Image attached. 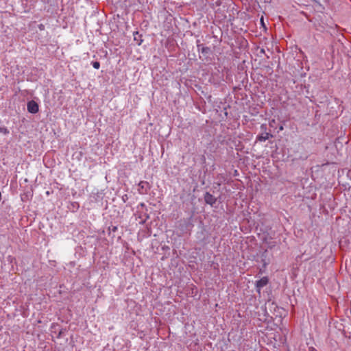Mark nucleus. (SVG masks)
Instances as JSON below:
<instances>
[{
	"mask_svg": "<svg viewBox=\"0 0 351 351\" xmlns=\"http://www.w3.org/2000/svg\"><path fill=\"white\" fill-rule=\"evenodd\" d=\"M196 44L198 51L201 52L206 58L211 54L210 48L208 47H204L203 45L200 44L199 40H197Z\"/></svg>",
	"mask_w": 351,
	"mask_h": 351,
	"instance_id": "obj_1",
	"label": "nucleus"
},
{
	"mask_svg": "<svg viewBox=\"0 0 351 351\" xmlns=\"http://www.w3.org/2000/svg\"><path fill=\"white\" fill-rule=\"evenodd\" d=\"M27 109L29 113L36 114L39 110V106L37 102L34 100H31L27 104Z\"/></svg>",
	"mask_w": 351,
	"mask_h": 351,
	"instance_id": "obj_2",
	"label": "nucleus"
},
{
	"mask_svg": "<svg viewBox=\"0 0 351 351\" xmlns=\"http://www.w3.org/2000/svg\"><path fill=\"white\" fill-rule=\"evenodd\" d=\"M151 186L147 181H141L138 184V192L140 194H147Z\"/></svg>",
	"mask_w": 351,
	"mask_h": 351,
	"instance_id": "obj_3",
	"label": "nucleus"
},
{
	"mask_svg": "<svg viewBox=\"0 0 351 351\" xmlns=\"http://www.w3.org/2000/svg\"><path fill=\"white\" fill-rule=\"evenodd\" d=\"M268 282H269V279L266 276L263 277L260 280H257L255 284L256 291L258 293H260L261 289L263 287H264L265 286H266L268 284Z\"/></svg>",
	"mask_w": 351,
	"mask_h": 351,
	"instance_id": "obj_4",
	"label": "nucleus"
},
{
	"mask_svg": "<svg viewBox=\"0 0 351 351\" xmlns=\"http://www.w3.org/2000/svg\"><path fill=\"white\" fill-rule=\"evenodd\" d=\"M204 202L206 204L213 206L217 202V198L209 192H206L204 195Z\"/></svg>",
	"mask_w": 351,
	"mask_h": 351,
	"instance_id": "obj_5",
	"label": "nucleus"
},
{
	"mask_svg": "<svg viewBox=\"0 0 351 351\" xmlns=\"http://www.w3.org/2000/svg\"><path fill=\"white\" fill-rule=\"evenodd\" d=\"M273 137H274V136L271 134L261 133L256 136V141L263 142V141H265L268 140L269 138H273Z\"/></svg>",
	"mask_w": 351,
	"mask_h": 351,
	"instance_id": "obj_6",
	"label": "nucleus"
},
{
	"mask_svg": "<svg viewBox=\"0 0 351 351\" xmlns=\"http://www.w3.org/2000/svg\"><path fill=\"white\" fill-rule=\"evenodd\" d=\"M134 40L137 42L138 45H141L143 43L142 34H140L138 32H134L133 33Z\"/></svg>",
	"mask_w": 351,
	"mask_h": 351,
	"instance_id": "obj_7",
	"label": "nucleus"
},
{
	"mask_svg": "<svg viewBox=\"0 0 351 351\" xmlns=\"http://www.w3.org/2000/svg\"><path fill=\"white\" fill-rule=\"evenodd\" d=\"M267 250H265V252H263V253L261 255V257H262L261 262L263 264V267L264 268H265L267 266V265L269 264V263L265 261V258L267 257Z\"/></svg>",
	"mask_w": 351,
	"mask_h": 351,
	"instance_id": "obj_8",
	"label": "nucleus"
},
{
	"mask_svg": "<svg viewBox=\"0 0 351 351\" xmlns=\"http://www.w3.org/2000/svg\"><path fill=\"white\" fill-rule=\"evenodd\" d=\"M185 226L187 229H191L193 227V224L191 223V219H189L187 220L184 221Z\"/></svg>",
	"mask_w": 351,
	"mask_h": 351,
	"instance_id": "obj_9",
	"label": "nucleus"
},
{
	"mask_svg": "<svg viewBox=\"0 0 351 351\" xmlns=\"http://www.w3.org/2000/svg\"><path fill=\"white\" fill-rule=\"evenodd\" d=\"M80 207V205L77 202H72L71 204V207H69V209H72L73 211L74 210H76L79 208Z\"/></svg>",
	"mask_w": 351,
	"mask_h": 351,
	"instance_id": "obj_10",
	"label": "nucleus"
},
{
	"mask_svg": "<svg viewBox=\"0 0 351 351\" xmlns=\"http://www.w3.org/2000/svg\"><path fill=\"white\" fill-rule=\"evenodd\" d=\"M66 332H67L66 328H61L60 330V331L58 332L57 337L58 338H61V337H64Z\"/></svg>",
	"mask_w": 351,
	"mask_h": 351,
	"instance_id": "obj_11",
	"label": "nucleus"
},
{
	"mask_svg": "<svg viewBox=\"0 0 351 351\" xmlns=\"http://www.w3.org/2000/svg\"><path fill=\"white\" fill-rule=\"evenodd\" d=\"M267 125L263 123L261 125V130L262 132V133H264V134H270L269 132H267Z\"/></svg>",
	"mask_w": 351,
	"mask_h": 351,
	"instance_id": "obj_12",
	"label": "nucleus"
},
{
	"mask_svg": "<svg viewBox=\"0 0 351 351\" xmlns=\"http://www.w3.org/2000/svg\"><path fill=\"white\" fill-rule=\"evenodd\" d=\"M0 133H3L5 135H8L10 133V132L7 128L0 127Z\"/></svg>",
	"mask_w": 351,
	"mask_h": 351,
	"instance_id": "obj_13",
	"label": "nucleus"
},
{
	"mask_svg": "<svg viewBox=\"0 0 351 351\" xmlns=\"http://www.w3.org/2000/svg\"><path fill=\"white\" fill-rule=\"evenodd\" d=\"M92 65L93 68L95 69H99L100 67V63L97 61L92 62Z\"/></svg>",
	"mask_w": 351,
	"mask_h": 351,
	"instance_id": "obj_14",
	"label": "nucleus"
},
{
	"mask_svg": "<svg viewBox=\"0 0 351 351\" xmlns=\"http://www.w3.org/2000/svg\"><path fill=\"white\" fill-rule=\"evenodd\" d=\"M108 230L110 232H109L110 234L111 233V232H115L117 230V227L114 226H112L108 228Z\"/></svg>",
	"mask_w": 351,
	"mask_h": 351,
	"instance_id": "obj_15",
	"label": "nucleus"
},
{
	"mask_svg": "<svg viewBox=\"0 0 351 351\" xmlns=\"http://www.w3.org/2000/svg\"><path fill=\"white\" fill-rule=\"evenodd\" d=\"M308 351H317V350L315 348H314L313 347H310L308 348Z\"/></svg>",
	"mask_w": 351,
	"mask_h": 351,
	"instance_id": "obj_16",
	"label": "nucleus"
},
{
	"mask_svg": "<svg viewBox=\"0 0 351 351\" xmlns=\"http://www.w3.org/2000/svg\"><path fill=\"white\" fill-rule=\"evenodd\" d=\"M315 3H318L319 5H321V2L319 0H313Z\"/></svg>",
	"mask_w": 351,
	"mask_h": 351,
	"instance_id": "obj_17",
	"label": "nucleus"
},
{
	"mask_svg": "<svg viewBox=\"0 0 351 351\" xmlns=\"http://www.w3.org/2000/svg\"><path fill=\"white\" fill-rule=\"evenodd\" d=\"M43 25H39V29H43Z\"/></svg>",
	"mask_w": 351,
	"mask_h": 351,
	"instance_id": "obj_18",
	"label": "nucleus"
},
{
	"mask_svg": "<svg viewBox=\"0 0 351 351\" xmlns=\"http://www.w3.org/2000/svg\"><path fill=\"white\" fill-rule=\"evenodd\" d=\"M202 160H203L204 162H205V160H206V158H205V156H202Z\"/></svg>",
	"mask_w": 351,
	"mask_h": 351,
	"instance_id": "obj_19",
	"label": "nucleus"
},
{
	"mask_svg": "<svg viewBox=\"0 0 351 351\" xmlns=\"http://www.w3.org/2000/svg\"><path fill=\"white\" fill-rule=\"evenodd\" d=\"M279 130H283V127L281 125V126L279 128Z\"/></svg>",
	"mask_w": 351,
	"mask_h": 351,
	"instance_id": "obj_20",
	"label": "nucleus"
},
{
	"mask_svg": "<svg viewBox=\"0 0 351 351\" xmlns=\"http://www.w3.org/2000/svg\"><path fill=\"white\" fill-rule=\"evenodd\" d=\"M261 21L262 24H264L263 23V17L261 18Z\"/></svg>",
	"mask_w": 351,
	"mask_h": 351,
	"instance_id": "obj_21",
	"label": "nucleus"
},
{
	"mask_svg": "<svg viewBox=\"0 0 351 351\" xmlns=\"http://www.w3.org/2000/svg\"><path fill=\"white\" fill-rule=\"evenodd\" d=\"M141 206H145V204H144V203H141Z\"/></svg>",
	"mask_w": 351,
	"mask_h": 351,
	"instance_id": "obj_22",
	"label": "nucleus"
},
{
	"mask_svg": "<svg viewBox=\"0 0 351 351\" xmlns=\"http://www.w3.org/2000/svg\"><path fill=\"white\" fill-rule=\"evenodd\" d=\"M269 125H270L271 126H272V125H274V123H272L271 122H270V123H269Z\"/></svg>",
	"mask_w": 351,
	"mask_h": 351,
	"instance_id": "obj_23",
	"label": "nucleus"
},
{
	"mask_svg": "<svg viewBox=\"0 0 351 351\" xmlns=\"http://www.w3.org/2000/svg\"><path fill=\"white\" fill-rule=\"evenodd\" d=\"M269 125H270L271 126H272V125H274V123H272L271 122H270V123H269Z\"/></svg>",
	"mask_w": 351,
	"mask_h": 351,
	"instance_id": "obj_24",
	"label": "nucleus"
},
{
	"mask_svg": "<svg viewBox=\"0 0 351 351\" xmlns=\"http://www.w3.org/2000/svg\"><path fill=\"white\" fill-rule=\"evenodd\" d=\"M261 52L264 53L265 52L264 49H261Z\"/></svg>",
	"mask_w": 351,
	"mask_h": 351,
	"instance_id": "obj_25",
	"label": "nucleus"
},
{
	"mask_svg": "<svg viewBox=\"0 0 351 351\" xmlns=\"http://www.w3.org/2000/svg\"><path fill=\"white\" fill-rule=\"evenodd\" d=\"M207 171H208V169H206V171H204V173H206Z\"/></svg>",
	"mask_w": 351,
	"mask_h": 351,
	"instance_id": "obj_26",
	"label": "nucleus"
},
{
	"mask_svg": "<svg viewBox=\"0 0 351 351\" xmlns=\"http://www.w3.org/2000/svg\"><path fill=\"white\" fill-rule=\"evenodd\" d=\"M2 330V326H0V331Z\"/></svg>",
	"mask_w": 351,
	"mask_h": 351,
	"instance_id": "obj_27",
	"label": "nucleus"
}]
</instances>
